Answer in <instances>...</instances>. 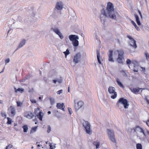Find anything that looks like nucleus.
I'll return each mask as SVG.
<instances>
[{
  "label": "nucleus",
  "mask_w": 149,
  "mask_h": 149,
  "mask_svg": "<svg viewBox=\"0 0 149 149\" xmlns=\"http://www.w3.org/2000/svg\"><path fill=\"white\" fill-rule=\"evenodd\" d=\"M131 130L132 131H133L136 132L137 136L140 139L144 138L146 136L144 130L143 128L140 126H136L132 129Z\"/></svg>",
  "instance_id": "obj_1"
},
{
  "label": "nucleus",
  "mask_w": 149,
  "mask_h": 149,
  "mask_svg": "<svg viewBox=\"0 0 149 149\" xmlns=\"http://www.w3.org/2000/svg\"><path fill=\"white\" fill-rule=\"evenodd\" d=\"M106 9L107 14L109 17L112 19H116V17L114 13V9L113 5L111 3H108Z\"/></svg>",
  "instance_id": "obj_2"
},
{
  "label": "nucleus",
  "mask_w": 149,
  "mask_h": 149,
  "mask_svg": "<svg viewBox=\"0 0 149 149\" xmlns=\"http://www.w3.org/2000/svg\"><path fill=\"white\" fill-rule=\"evenodd\" d=\"M118 53V57L116 59L118 62L120 64H123V60L124 59V52L122 49H120L117 50L116 51Z\"/></svg>",
  "instance_id": "obj_3"
},
{
  "label": "nucleus",
  "mask_w": 149,
  "mask_h": 149,
  "mask_svg": "<svg viewBox=\"0 0 149 149\" xmlns=\"http://www.w3.org/2000/svg\"><path fill=\"white\" fill-rule=\"evenodd\" d=\"M123 104L125 109H127L129 106V104L127 100L124 99L123 98H121L118 100L116 103V105L118 107H119V104Z\"/></svg>",
  "instance_id": "obj_4"
},
{
  "label": "nucleus",
  "mask_w": 149,
  "mask_h": 149,
  "mask_svg": "<svg viewBox=\"0 0 149 149\" xmlns=\"http://www.w3.org/2000/svg\"><path fill=\"white\" fill-rule=\"evenodd\" d=\"M107 132L109 138L110 140L113 142L115 143V137L114 135V132L112 130L108 129Z\"/></svg>",
  "instance_id": "obj_5"
},
{
  "label": "nucleus",
  "mask_w": 149,
  "mask_h": 149,
  "mask_svg": "<svg viewBox=\"0 0 149 149\" xmlns=\"http://www.w3.org/2000/svg\"><path fill=\"white\" fill-rule=\"evenodd\" d=\"M83 124L86 133L91 134L92 133V132L90 128L91 125L87 121H84L83 122Z\"/></svg>",
  "instance_id": "obj_6"
},
{
  "label": "nucleus",
  "mask_w": 149,
  "mask_h": 149,
  "mask_svg": "<svg viewBox=\"0 0 149 149\" xmlns=\"http://www.w3.org/2000/svg\"><path fill=\"white\" fill-rule=\"evenodd\" d=\"M115 88L112 86H109L108 88V92L110 94H111V97L113 99L115 98L117 95V93L115 91Z\"/></svg>",
  "instance_id": "obj_7"
},
{
  "label": "nucleus",
  "mask_w": 149,
  "mask_h": 149,
  "mask_svg": "<svg viewBox=\"0 0 149 149\" xmlns=\"http://www.w3.org/2000/svg\"><path fill=\"white\" fill-rule=\"evenodd\" d=\"M34 113L40 120H42L43 113L42 112V110H40L39 108L35 109Z\"/></svg>",
  "instance_id": "obj_8"
},
{
  "label": "nucleus",
  "mask_w": 149,
  "mask_h": 149,
  "mask_svg": "<svg viewBox=\"0 0 149 149\" xmlns=\"http://www.w3.org/2000/svg\"><path fill=\"white\" fill-rule=\"evenodd\" d=\"M74 109L76 111H78L83 106L84 103L82 101H80L78 102L77 104L74 102Z\"/></svg>",
  "instance_id": "obj_9"
},
{
  "label": "nucleus",
  "mask_w": 149,
  "mask_h": 149,
  "mask_svg": "<svg viewBox=\"0 0 149 149\" xmlns=\"http://www.w3.org/2000/svg\"><path fill=\"white\" fill-rule=\"evenodd\" d=\"M81 57V54L80 53H77L74 56L73 61L76 64L79 62Z\"/></svg>",
  "instance_id": "obj_10"
},
{
  "label": "nucleus",
  "mask_w": 149,
  "mask_h": 149,
  "mask_svg": "<svg viewBox=\"0 0 149 149\" xmlns=\"http://www.w3.org/2000/svg\"><path fill=\"white\" fill-rule=\"evenodd\" d=\"M128 38V42L130 45L134 48H136L137 47L136 45V41L133 38Z\"/></svg>",
  "instance_id": "obj_11"
},
{
  "label": "nucleus",
  "mask_w": 149,
  "mask_h": 149,
  "mask_svg": "<svg viewBox=\"0 0 149 149\" xmlns=\"http://www.w3.org/2000/svg\"><path fill=\"white\" fill-rule=\"evenodd\" d=\"M70 40L72 41L73 46L75 47L78 46L79 45L78 40L79 38H69Z\"/></svg>",
  "instance_id": "obj_12"
},
{
  "label": "nucleus",
  "mask_w": 149,
  "mask_h": 149,
  "mask_svg": "<svg viewBox=\"0 0 149 149\" xmlns=\"http://www.w3.org/2000/svg\"><path fill=\"white\" fill-rule=\"evenodd\" d=\"M27 40L24 39H23L19 42L17 48L15 51H16L23 47L25 44Z\"/></svg>",
  "instance_id": "obj_13"
},
{
  "label": "nucleus",
  "mask_w": 149,
  "mask_h": 149,
  "mask_svg": "<svg viewBox=\"0 0 149 149\" xmlns=\"http://www.w3.org/2000/svg\"><path fill=\"white\" fill-rule=\"evenodd\" d=\"M109 61L111 62H113L114 61L113 58V51L112 50L109 51V53L108 54Z\"/></svg>",
  "instance_id": "obj_14"
},
{
  "label": "nucleus",
  "mask_w": 149,
  "mask_h": 149,
  "mask_svg": "<svg viewBox=\"0 0 149 149\" xmlns=\"http://www.w3.org/2000/svg\"><path fill=\"white\" fill-rule=\"evenodd\" d=\"M63 7L62 2H61L57 3L56 6V8L58 10H61Z\"/></svg>",
  "instance_id": "obj_15"
},
{
  "label": "nucleus",
  "mask_w": 149,
  "mask_h": 149,
  "mask_svg": "<svg viewBox=\"0 0 149 149\" xmlns=\"http://www.w3.org/2000/svg\"><path fill=\"white\" fill-rule=\"evenodd\" d=\"M62 80L61 77L55 78L52 81L54 84H56L57 83L58 84H61L62 83Z\"/></svg>",
  "instance_id": "obj_16"
},
{
  "label": "nucleus",
  "mask_w": 149,
  "mask_h": 149,
  "mask_svg": "<svg viewBox=\"0 0 149 149\" xmlns=\"http://www.w3.org/2000/svg\"><path fill=\"white\" fill-rule=\"evenodd\" d=\"M107 17V14L106 13L104 9H103L101 10V14L100 16V18L102 20L103 17L105 18Z\"/></svg>",
  "instance_id": "obj_17"
},
{
  "label": "nucleus",
  "mask_w": 149,
  "mask_h": 149,
  "mask_svg": "<svg viewBox=\"0 0 149 149\" xmlns=\"http://www.w3.org/2000/svg\"><path fill=\"white\" fill-rule=\"evenodd\" d=\"M56 107H57L58 109H61L63 111H65L64 108L65 107V106H64V103H57L56 104Z\"/></svg>",
  "instance_id": "obj_18"
},
{
  "label": "nucleus",
  "mask_w": 149,
  "mask_h": 149,
  "mask_svg": "<svg viewBox=\"0 0 149 149\" xmlns=\"http://www.w3.org/2000/svg\"><path fill=\"white\" fill-rule=\"evenodd\" d=\"M53 30L60 37H63L62 34L58 29H53Z\"/></svg>",
  "instance_id": "obj_19"
},
{
  "label": "nucleus",
  "mask_w": 149,
  "mask_h": 149,
  "mask_svg": "<svg viewBox=\"0 0 149 149\" xmlns=\"http://www.w3.org/2000/svg\"><path fill=\"white\" fill-rule=\"evenodd\" d=\"M34 116V115L33 113H28L25 116L29 119H31Z\"/></svg>",
  "instance_id": "obj_20"
},
{
  "label": "nucleus",
  "mask_w": 149,
  "mask_h": 149,
  "mask_svg": "<svg viewBox=\"0 0 149 149\" xmlns=\"http://www.w3.org/2000/svg\"><path fill=\"white\" fill-rule=\"evenodd\" d=\"M134 15L136 18V21L137 24L139 25H140L141 24L140 22V21L139 20V18L138 15L136 14H135Z\"/></svg>",
  "instance_id": "obj_21"
},
{
  "label": "nucleus",
  "mask_w": 149,
  "mask_h": 149,
  "mask_svg": "<svg viewBox=\"0 0 149 149\" xmlns=\"http://www.w3.org/2000/svg\"><path fill=\"white\" fill-rule=\"evenodd\" d=\"M116 81L118 84V85L121 87H122L123 88H124V86L123 84L120 81L119 79L117 78L116 79Z\"/></svg>",
  "instance_id": "obj_22"
},
{
  "label": "nucleus",
  "mask_w": 149,
  "mask_h": 149,
  "mask_svg": "<svg viewBox=\"0 0 149 149\" xmlns=\"http://www.w3.org/2000/svg\"><path fill=\"white\" fill-rule=\"evenodd\" d=\"M93 144L94 145L96 146V148L97 149L99 148L100 143L99 141H94L93 143Z\"/></svg>",
  "instance_id": "obj_23"
},
{
  "label": "nucleus",
  "mask_w": 149,
  "mask_h": 149,
  "mask_svg": "<svg viewBox=\"0 0 149 149\" xmlns=\"http://www.w3.org/2000/svg\"><path fill=\"white\" fill-rule=\"evenodd\" d=\"M10 108H11V113L13 116H14L15 114V109L14 107L12 106H11Z\"/></svg>",
  "instance_id": "obj_24"
},
{
  "label": "nucleus",
  "mask_w": 149,
  "mask_h": 149,
  "mask_svg": "<svg viewBox=\"0 0 149 149\" xmlns=\"http://www.w3.org/2000/svg\"><path fill=\"white\" fill-rule=\"evenodd\" d=\"M97 59L98 63L99 64H101V62L100 59V53H99V52L98 51V50H97Z\"/></svg>",
  "instance_id": "obj_25"
},
{
  "label": "nucleus",
  "mask_w": 149,
  "mask_h": 149,
  "mask_svg": "<svg viewBox=\"0 0 149 149\" xmlns=\"http://www.w3.org/2000/svg\"><path fill=\"white\" fill-rule=\"evenodd\" d=\"M141 89L139 88H134L131 89L132 91L134 93H138Z\"/></svg>",
  "instance_id": "obj_26"
},
{
  "label": "nucleus",
  "mask_w": 149,
  "mask_h": 149,
  "mask_svg": "<svg viewBox=\"0 0 149 149\" xmlns=\"http://www.w3.org/2000/svg\"><path fill=\"white\" fill-rule=\"evenodd\" d=\"M131 23L134 26L137 30L139 31L140 30L139 28L136 25V23L133 21L132 20L131 21Z\"/></svg>",
  "instance_id": "obj_27"
},
{
  "label": "nucleus",
  "mask_w": 149,
  "mask_h": 149,
  "mask_svg": "<svg viewBox=\"0 0 149 149\" xmlns=\"http://www.w3.org/2000/svg\"><path fill=\"white\" fill-rule=\"evenodd\" d=\"M22 128L23 129V131L25 132H27L28 130V127L26 125H24L22 127Z\"/></svg>",
  "instance_id": "obj_28"
},
{
  "label": "nucleus",
  "mask_w": 149,
  "mask_h": 149,
  "mask_svg": "<svg viewBox=\"0 0 149 149\" xmlns=\"http://www.w3.org/2000/svg\"><path fill=\"white\" fill-rule=\"evenodd\" d=\"M37 127L38 126H36L32 127L31 130L30 132V133H33L35 132L36 130Z\"/></svg>",
  "instance_id": "obj_29"
},
{
  "label": "nucleus",
  "mask_w": 149,
  "mask_h": 149,
  "mask_svg": "<svg viewBox=\"0 0 149 149\" xmlns=\"http://www.w3.org/2000/svg\"><path fill=\"white\" fill-rule=\"evenodd\" d=\"M15 92H17L18 91H19L21 93H22L24 91V89L22 88H18L17 89H16V88H15Z\"/></svg>",
  "instance_id": "obj_30"
},
{
  "label": "nucleus",
  "mask_w": 149,
  "mask_h": 149,
  "mask_svg": "<svg viewBox=\"0 0 149 149\" xmlns=\"http://www.w3.org/2000/svg\"><path fill=\"white\" fill-rule=\"evenodd\" d=\"M136 149H142V146L141 143H137L136 144Z\"/></svg>",
  "instance_id": "obj_31"
},
{
  "label": "nucleus",
  "mask_w": 149,
  "mask_h": 149,
  "mask_svg": "<svg viewBox=\"0 0 149 149\" xmlns=\"http://www.w3.org/2000/svg\"><path fill=\"white\" fill-rule=\"evenodd\" d=\"M7 124L8 125H10L12 123V119L9 117H7Z\"/></svg>",
  "instance_id": "obj_32"
},
{
  "label": "nucleus",
  "mask_w": 149,
  "mask_h": 149,
  "mask_svg": "<svg viewBox=\"0 0 149 149\" xmlns=\"http://www.w3.org/2000/svg\"><path fill=\"white\" fill-rule=\"evenodd\" d=\"M65 56V57L66 58L67 56L70 54L69 51L68 49H66V51L63 52Z\"/></svg>",
  "instance_id": "obj_33"
},
{
  "label": "nucleus",
  "mask_w": 149,
  "mask_h": 149,
  "mask_svg": "<svg viewBox=\"0 0 149 149\" xmlns=\"http://www.w3.org/2000/svg\"><path fill=\"white\" fill-rule=\"evenodd\" d=\"M145 55L146 60L149 61V54L147 52H145Z\"/></svg>",
  "instance_id": "obj_34"
},
{
  "label": "nucleus",
  "mask_w": 149,
  "mask_h": 149,
  "mask_svg": "<svg viewBox=\"0 0 149 149\" xmlns=\"http://www.w3.org/2000/svg\"><path fill=\"white\" fill-rule=\"evenodd\" d=\"M17 106L18 107H21L22 106L23 103L22 102L19 101H17Z\"/></svg>",
  "instance_id": "obj_35"
},
{
  "label": "nucleus",
  "mask_w": 149,
  "mask_h": 149,
  "mask_svg": "<svg viewBox=\"0 0 149 149\" xmlns=\"http://www.w3.org/2000/svg\"><path fill=\"white\" fill-rule=\"evenodd\" d=\"M13 147V146L11 144H9L8 146H6L5 149H10Z\"/></svg>",
  "instance_id": "obj_36"
},
{
  "label": "nucleus",
  "mask_w": 149,
  "mask_h": 149,
  "mask_svg": "<svg viewBox=\"0 0 149 149\" xmlns=\"http://www.w3.org/2000/svg\"><path fill=\"white\" fill-rule=\"evenodd\" d=\"M51 131V127L50 125H48L47 126V132L48 133H49Z\"/></svg>",
  "instance_id": "obj_37"
},
{
  "label": "nucleus",
  "mask_w": 149,
  "mask_h": 149,
  "mask_svg": "<svg viewBox=\"0 0 149 149\" xmlns=\"http://www.w3.org/2000/svg\"><path fill=\"white\" fill-rule=\"evenodd\" d=\"M131 63V61L129 59H127L126 60V63L127 64L130 65Z\"/></svg>",
  "instance_id": "obj_38"
},
{
  "label": "nucleus",
  "mask_w": 149,
  "mask_h": 149,
  "mask_svg": "<svg viewBox=\"0 0 149 149\" xmlns=\"http://www.w3.org/2000/svg\"><path fill=\"white\" fill-rule=\"evenodd\" d=\"M50 100L51 104H53L54 103V98H50Z\"/></svg>",
  "instance_id": "obj_39"
},
{
  "label": "nucleus",
  "mask_w": 149,
  "mask_h": 149,
  "mask_svg": "<svg viewBox=\"0 0 149 149\" xmlns=\"http://www.w3.org/2000/svg\"><path fill=\"white\" fill-rule=\"evenodd\" d=\"M10 61V59L9 58H8L6 59L5 60V62L6 63V65L7 63H9Z\"/></svg>",
  "instance_id": "obj_40"
},
{
  "label": "nucleus",
  "mask_w": 149,
  "mask_h": 149,
  "mask_svg": "<svg viewBox=\"0 0 149 149\" xmlns=\"http://www.w3.org/2000/svg\"><path fill=\"white\" fill-rule=\"evenodd\" d=\"M30 100L31 101V102L32 103H36V100L34 99H30Z\"/></svg>",
  "instance_id": "obj_41"
},
{
  "label": "nucleus",
  "mask_w": 149,
  "mask_h": 149,
  "mask_svg": "<svg viewBox=\"0 0 149 149\" xmlns=\"http://www.w3.org/2000/svg\"><path fill=\"white\" fill-rule=\"evenodd\" d=\"M68 111L69 113L70 114H71L72 113V110L69 107H68Z\"/></svg>",
  "instance_id": "obj_42"
},
{
  "label": "nucleus",
  "mask_w": 149,
  "mask_h": 149,
  "mask_svg": "<svg viewBox=\"0 0 149 149\" xmlns=\"http://www.w3.org/2000/svg\"><path fill=\"white\" fill-rule=\"evenodd\" d=\"M1 114L2 116L4 117L5 118L6 117V115L5 112H1Z\"/></svg>",
  "instance_id": "obj_43"
},
{
  "label": "nucleus",
  "mask_w": 149,
  "mask_h": 149,
  "mask_svg": "<svg viewBox=\"0 0 149 149\" xmlns=\"http://www.w3.org/2000/svg\"><path fill=\"white\" fill-rule=\"evenodd\" d=\"M63 90H60L57 92V93L58 94H60L62 93H63Z\"/></svg>",
  "instance_id": "obj_44"
},
{
  "label": "nucleus",
  "mask_w": 149,
  "mask_h": 149,
  "mask_svg": "<svg viewBox=\"0 0 149 149\" xmlns=\"http://www.w3.org/2000/svg\"><path fill=\"white\" fill-rule=\"evenodd\" d=\"M68 37H78L77 36L75 35H71L69 36Z\"/></svg>",
  "instance_id": "obj_45"
},
{
  "label": "nucleus",
  "mask_w": 149,
  "mask_h": 149,
  "mask_svg": "<svg viewBox=\"0 0 149 149\" xmlns=\"http://www.w3.org/2000/svg\"><path fill=\"white\" fill-rule=\"evenodd\" d=\"M49 146H50V149H54L52 146V145H51L50 143H49Z\"/></svg>",
  "instance_id": "obj_46"
},
{
  "label": "nucleus",
  "mask_w": 149,
  "mask_h": 149,
  "mask_svg": "<svg viewBox=\"0 0 149 149\" xmlns=\"http://www.w3.org/2000/svg\"><path fill=\"white\" fill-rule=\"evenodd\" d=\"M141 68L142 69V70L143 72L145 71V67H141Z\"/></svg>",
  "instance_id": "obj_47"
},
{
  "label": "nucleus",
  "mask_w": 149,
  "mask_h": 149,
  "mask_svg": "<svg viewBox=\"0 0 149 149\" xmlns=\"http://www.w3.org/2000/svg\"><path fill=\"white\" fill-rule=\"evenodd\" d=\"M146 123L148 126L149 127V119L147 120Z\"/></svg>",
  "instance_id": "obj_48"
},
{
  "label": "nucleus",
  "mask_w": 149,
  "mask_h": 149,
  "mask_svg": "<svg viewBox=\"0 0 149 149\" xmlns=\"http://www.w3.org/2000/svg\"><path fill=\"white\" fill-rule=\"evenodd\" d=\"M138 12H139V15H140V16L141 17H142V15H141V12L140 11V10H138Z\"/></svg>",
  "instance_id": "obj_49"
},
{
  "label": "nucleus",
  "mask_w": 149,
  "mask_h": 149,
  "mask_svg": "<svg viewBox=\"0 0 149 149\" xmlns=\"http://www.w3.org/2000/svg\"><path fill=\"white\" fill-rule=\"evenodd\" d=\"M96 40H97V41H99V43H100V40L98 38H96Z\"/></svg>",
  "instance_id": "obj_50"
},
{
  "label": "nucleus",
  "mask_w": 149,
  "mask_h": 149,
  "mask_svg": "<svg viewBox=\"0 0 149 149\" xmlns=\"http://www.w3.org/2000/svg\"><path fill=\"white\" fill-rule=\"evenodd\" d=\"M146 132L148 134L149 136V131L148 130H146Z\"/></svg>",
  "instance_id": "obj_51"
},
{
  "label": "nucleus",
  "mask_w": 149,
  "mask_h": 149,
  "mask_svg": "<svg viewBox=\"0 0 149 149\" xmlns=\"http://www.w3.org/2000/svg\"><path fill=\"white\" fill-rule=\"evenodd\" d=\"M134 72H137L138 71V70H137L134 69Z\"/></svg>",
  "instance_id": "obj_52"
},
{
  "label": "nucleus",
  "mask_w": 149,
  "mask_h": 149,
  "mask_svg": "<svg viewBox=\"0 0 149 149\" xmlns=\"http://www.w3.org/2000/svg\"><path fill=\"white\" fill-rule=\"evenodd\" d=\"M42 146V145H41L38 144L37 145V147H41Z\"/></svg>",
  "instance_id": "obj_53"
},
{
  "label": "nucleus",
  "mask_w": 149,
  "mask_h": 149,
  "mask_svg": "<svg viewBox=\"0 0 149 149\" xmlns=\"http://www.w3.org/2000/svg\"><path fill=\"white\" fill-rule=\"evenodd\" d=\"M48 114H50L51 113V112L50 111H48L47 112Z\"/></svg>",
  "instance_id": "obj_54"
},
{
  "label": "nucleus",
  "mask_w": 149,
  "mask_h": 149,
  "mask_svg": "<svg viewBox=\"0 0 149 149\" xmlns=\"http://www.w3.org/2000/svg\"><path fill=\"white\" fill-rule=\"evenodd\" d=\"M3 102V101L2 100H0V104L1 103H2Z\"/></svg>",
  "instance_id": "obj_55"
},
{
  "label": "nucleus",
  "mask_w": 149,
  "mask_h": 149,
  "mask_svg": "<svg viewBox=\"0 0 149 149\" xmlns=\"http://www.w3.org/2000/svg\"><path fill=\"white\" fill-rule=\"evenodd\" d=\"M68 92H69L70 91V87H68Z\"/></svg>",
  "instance_id": "obj_56"
},
{
  "label": "nucleus",
  "mask_w": 149,
  "mask_h": 149,
  "mask_svg": "<svg viewBox=\"0 0 149 149\" xmlns=\"http://www.w3.org/2000/svg\"><path fill=\"white\" fill-rule=\"evenodd\" d=\"M15 130H16L17 131H18V130L16 129V128H14Z\"/></svg>",
  "instance_id": "obj_57"
},
{
  "label": "nucleus",
  "mask_w": 149,
  "mask_h": 149,
  "mask_svg": "<svg viewBox=\"0 0 149 149\" xmlns=\"http://www.w3.org/2000/svg\"><path fill=\"white\" fill-rule=\"evenodd\" d=\"M39 100H41V97H39Z\"/></svg>",
  "instance_id": "obj_58"
},
{
  "label": "nucleus",
  "mask_w": 149,
  "mask_h": 149,
  "mask_svg": "<svg viewBox=\"0 0 149 149\" xmlns=\"http://www.w3.org/2000/svg\"><path fill=\"white\" fill-rule=\"evenodd\" d=\"M48 141H46V144H47L48 143Z\"/></svg>",
  "instance_id": "obj_59"
},
{
  "label": "nucleus",
  "mask_w": 149,
  "mask_h": 149,
  "mask_svg": "<svg viewBox=\"0 0 149 149\" xmlns=\"http://www.w3.org/2000/svg\"><path fill=\"white\" fill-rule=\"evenodd\" d=\"M3 70H2V71L0 72V73H1V72H3Z\"/></svg>",
  "instance_id": "obj_60"
},
{
  "label": "nucleus",
  "mask_w": 149,
  "mask_h": 149,
  "mask_svg": "<svg viewBox=\"0 0 149 149\" xmlns=\"http://www.w3.org/2000/svg\"><path fill=\"white\" fill-rule=\"evenodd\" d=\"M33 146H32V147H31V149H33Z\"/></svg>",
  "instance_id": "obj_61"
},
{
  "label": "nucleus",
  "mask_w": 149,
  "mask_h": 149,
  "mask_svg": "<svg viewBox=\"0 0 149 149\" xmlns=\"http://www.w3.org/2000/svg\"><path fill=\"white\" fill-rule=\"evenodd\" d=\"M16 125H17L16 124H15L14 126H15Z\"/></svg>",
  "instance_id": "obj_62"
},
{
  "label": "nucleus",
  "mask_w": 149,
  "mask_h": 149,
  "mask_svg": "<svg viewBox=\"0 0 149 149\" xmlns=\"http://www.w3.org/2000/svg\"><path fill=\"white\" fill-rule=\"evenodd\" d=\"M38 143V142H37L36 143V144H37Z\"/></svg>",
  "instance_id": "obj_63"
},
{
  "label": "nucleus",
  "mask_w": 149,
  "mask_h": 149,
  "mask_svg": "<svg viewBox=\"0 0 149 149\" xmlns=\"http://www.w3.org/2000/svg\"><path fill=\"white\" fill-rule=\"evenodd\" d=\"M35 124H37V122H35Z\"/></svg>",
  "instance_id": "obj_64"
}]
</instances>
